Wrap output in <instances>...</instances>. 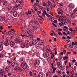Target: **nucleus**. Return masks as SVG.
Segmentation results:
<instances>
[{"instance_id": "obj_1", "label": "nucleus", "mask_w": 77, "mask_h": 77, "mask_svg": "<svg viewBox=\"0 0 77 77\" xmlns=\"http://www.w3.org/2000/svg\"><path fill=\"white\" fill-rule=\"evenodd\" d=\"M21 65V67L22 68H23V69H26L28 67V66L27 64V63H26V62H22Z\"/></svg>"}, {"instance_id": "obj_2", "label": "nucleus", "mask_w": 77, "mask_h": 77, "mask_svg": "<svg viewBox=\"0 0 77 77\" xmlns=\"http://www.w3.org/2000/svg\"><path fill=\"white\" fill-rule=\"evenodd\" d=\"M37 43V42H36V41L35 40H33L32 41H31L29 44V45L30 46L32 47L33 46V45H36Z\"/></svg>"}, {"instance_id": "obj_3", "label": "nucleus", "mask_w": 77, "mask_h": 77, "mask_svg": "<svg viewBox=\"0 0 77 77\" xmlns=\"http://www.w3.org/2000/svg\"><path fill=\"white\" fill-rule=\"evenodd\" d=\"M40 64V62L39 61H36L34 64V66L35 67H38V65Z\"/></svg>"}, {"instance_id": "obj_4", "label": "nucleus", "mask_w": 77, "mask_h": 77, "mask_svg": "<svg viewBox=\"0 0 77 77\" xmlns=\"http://www.w3.org/2000/svg\"><path fill=\"white\" fill-rule=\"evenodd\" d=\"M5 72L3 70H0V75H1L2 76H3L5 75Z\"/></svg>"}, {"instance_id": "obj_5", "label": "nucleus", "mask_w": 77, "mask_h": 77, "mask_svg": "<svg viewBox=\"0 0 77 77\" xmlns=\"http://www.w3.org/2000/svg\"><path fill=\"white\" fill-rule=\"evenodd\" d=\"M49 54L48 52H45L43 53V56L44 57H48Z\"/></svg>"}, {"instance_id": "obj_6", "label": "nucleus", "mask_w": 77, "mask_h": 77, "mask_svg": "<svg viewBox=\"0 0 77 77\" xmlns=\"http://www.w3.org/2000/svg\"><path fill=\"white\" fill-rule=\"evenodd\" d=\"M9 43L11 47H14L15 45V43L12 41L9 42Z\"/></svg>"}, {"instance_id": "obj_7", "label": "nucleus", "mask_w": 77, "mask_h": 77, "mask_svg": "<svg viewBox=\"0 0 77 77\" xmlns=\"http://www.w3.org/2000/svg\"><path fill=\"white\" fill-rule=\"evenodd\" d=\"M7 62L8 64H11L12 62V60L11 59V58H8Z\"/></svg>"}, {"instance_id": "obj_8", "label": "nucleus", "mask_w": 77, "mask_h": 77, "mask_svg": "<svg viewBox=\"0 0 77 77\" xmlns=\"http://www.w3.org/2000/svg\"><path fill=\"white\" fill-rule=\"evenodd\" d=\"M69 9H74V4H69Z\"/></svg>"}, {"instance_id": "obj_9", "label": "nucleus", "mask_w": 77, "mask_h": 77, "mask_svg": "<svg viewBox=\"0 0 77 77\" xmlns=\"http://www.w3.org/2000/svg\"><path fill=\"white\" fill-rule=\"evenodd\" d=\"M3 3L4 5H5V6H7V5L8 4V2L6 1H3Z\"/></svg>"}, {"instance_id": "obj_10", "label": "nucleus", "mask_w": 77, "mask_h": 77, "mask_svg": "<svg viewBox=\"0 0 77 77\" xmlns=\"http://www.w3.org/2000/svg\"><path fill=\"white\" fill-rule=\"evenodd\" d=\"M23 42V40L22 39H18V42L20 44H21V43Z\"/></svg>"}, {"instance_id": "obj_11", "label": "nucleus", "mask_w": 77, "mask_h": 77, "mask_svg": "<svg viewBox=\"0 0 77 77\" xmlns=\"http://www.w3.org/2000/svg\"><path fill=\"white\" fill-rule=\"evenodd\" d=\"M34 37L32 35H31L29 36V40H33Z\"/></svg>"}, {"instance_id": "obj_12", "label": "nucleus", "mask_w": 77, "mask_h": 77, "mask_svg": "<svg viewBox=\"0 0 77 77\" xmlns=\"http://www.w3.org/2000/svg\"><path fill=\"white\" fill-rule=\"evenodd\" d=\"M11 65L12 66H15V67H16V66H18V65L17 64V63L14 62L12 64H11Z\"/></svg>"}, {"instance_id": "obj_13", "label": "nucleus", "mask_w": 77, "mask_h": 77, "mask_svg": "<svg viewBox=\"0 0 77 77\" xmlns=\"http://www.w3.org/2000/svg\"><path fill=\"white\" fill-rule=\"evenodd\" d=\"M3 44L4 45H5V46H6V47L8 46L9 45V43H8V42H5L3 43Z\"/></svg>"}, {"instance_id": "obj_14", "label": "nucleus", "mask_w": 77, "mask_h": 77, "mask_svg": "<svg viewBox=\"0 0 77 77\" xmlns=\"http://www.w3.org/2000/svg\"><path fill=\"white\" fill-rule=\"evenodd\" d=\"M13 16L14 17H17V12L15 11L13 13Z\"/></svg>"}, {"instance_id": "obj_15", "label": "nucleus", "mask_w": 77, "mask_h": 77, "mask_svg": "<svg viewBox=\"0 0 77 77\" xmlns=\"http://www.w3.org/2000/svg\"><path fill=\"white\" fill-rule=\"evenodd\" d=\"M75 14L74 13H72V15H71V17L72 18H75Z\"/></svg>"}, {"instance_id": "obj_16", "label": "nucleus", "mask_w": 77, "mask_h": 77, "mask_svg": "<svg viewBox=\"0 0 77 77\" xmlns=\"http://www.w3.org/2000/svg\"><path fill=\"white\" fill-rule=\"evenodd\" d=\"M27 32V33H28V34L29 35H31L32 34V32H31L29 30H28Z\"/></svg>"}, {"instance_id": "obj_17", "label": "nucleus", "mask_w": 77, "mask_h": 77, "mask_svg": "<svg viewBox=\"0 0 77 77\" xmlns=\"http://www.w3.org/2000/svg\"><path fill=\"white\" fill-rule=\"evenodd\" d=\"M39 8L40 9H41V10H42V11H44V10L45 9L44 8H43L42 7L40 6L39 7Z\"/></svg>"}, {"instance_id": "obj_18", "label": "nucleus", "mask_w": 77, "mask_h": 77, "mask_svg": "<svg viewBox=\"0 0 77 77\" xmlns=\"http://www.w3.org/2000/svg\"><path fill=\"white\" fill-rule=\"evenodd\" d=\"M46 4L47 5H51V2L50 1H49L48 2H47L46 3Z\"/></svg>"}, {"instance_id": "obj_19", "label": "nucleus", "mask_w": 77, "mask_h": 77, "mask_svg": "<svg viewBox=\"0 0 77 77\" xmlns=\"http://www.w3.org/2000/svg\"><path fill=\"white\" fill-rule=\"evenodd\" d=\"M20 59L21 61H23V62H25V58H21Z\"/></svg>"}, {"instance_id": "obj_20", "label": "nucleus", "mask_w": 77, "mask_h": 77, "mask_svg": "<svg viewBox=\"0 0 77 77\" xmlns=\"http://www.w3.org/2000/svg\"><path fill=\"white\" fill-rule=\"evenodd\" d=\"M3 46L2 47V45L1 44H0V51H2V50H3Z\"/></svg>"}, {"instance_id": "obj_21", "label": "nucleus", "mask_w": 77, "mask_h": 77, "mask_svg": "<svg viewBox=\"0 0 77 77\" xmlns=\"http://www.w3.org/2000/svg\"><path fill=\"white\" fill-rule=\"evenodd\" d=\"M63 59L64 60H65L66 59H68V57L66 56H65L63 57Z\"/></svg>"}, {"instance_id": "obj_22", "label": "nucleus", "mask_w": 77, "mask_h": 77, "mask_svg": "<svg viewBox=\"0 0 77 77\" xmlns=\"http://www.w3.org/2000/svg\"><path fill=\"white\" fill-rule=\"evenodd\" d=\"M22 37H27V36L26 35H23L22 34L20 35Z\"/></svg>"}, {"instance_id": "obj_23", "label": "nucleus", "mask_w": 77, "mask_h": 77, "mask_svg": "<svg viewBox=\"0 0 77 77\" xmlns=\"http://www.w3.org/2000/svg\"><path fill=\"white\" fill-rule=\"evenodd\" d=\"M18 69L19 70H20V71H23V69H22L20 67H18L17 68H16V69Z\"/></svg>"}, {"instance_id": "obj_24", "label": "nucleus", "mask_w": 77, "mask_h": 77, "mask_svg": "<svg viewBox=\"0 0 77 77\" xmlns=\"http://www.w3.org/2000/svg\"><path fill=\"white\" fill-rule=\"evenodd\" d=\"M24 47H25V46H24V44H22L21 45V48H24Z\"/></svg>"}, {"instance_id": "obj_25", "label": "nucleus", "mask_w": 77, "mask_h": 77, "mask_svg": "<svg viewBox=\"0 0 77 77\" xmlns=\"http://www.w3.org/2000/svg\"><path fill=\"white\" fill-rule=\"evenodd\" d=\"M4 20V18H3L2 16H1V17H0V20L1 21H2V20Z\"/></svg>"}, {"instance_id": "obj_26", "label": "nucleus", "mask_w": 77, "mask_h": 77, "mask_svg": "<svg viewBox=\"0 0 77 77\" xmlns=\"http://www.w3.org/2000/svg\"><path fill=\"white\" fill-rule=\"evenodd\" d=\"M77 8H75V9L73 11V12H74V13H75V12H77Z\"/></svg>"}, {"instance_id": "obj_27", "label": "nucleus", "mask_w": 77, "mask_h": 77, "mask_svg": "<svg viewBox=\"0 0 77 77\" xmlns=\"http://www.w3.org/2000/svg\"><path fill=\"white\" fill-rule=\"evenodd\" d=\"M5 42H11V41H10V40H9L7 38H6Z\"/></svg>"}, {"instance_id": "obj_28", "label": "nucleus", "mask_w": 77, "mask_h": 77, "mask_svg": "<svg viewBox=\"0 0 77 77\" xmlns=\"http://www.w3.org/2000/svg\"><path fill=\"white\" fill-rule=\"evenodd\" d=\"M47 11H45V10H44V11L43 12V14H45V15H46V14H47Z\"/></svg>"}, {"instance_id": "obj_29", "label": "nucleus", "mask_w": 77, "mask_h": 77, "mask_svg": "<svg viewBox=\"0 0 77 77\" xmlns=\"http://www.w3.org/2000/svg\"><path fill=\"white\" fill-rule=\"evenodd\" d=\"M13 34V32L12 31H9V35H11Z\"/></svg>"}, {"instance_id": "obj_30", "label": "nucleus", "mask_w": 77, "mask_h": 77, "mask_svg": "<svg viewBox=\"0 0 77 77\" xmlns=\"http://www.w3.org/2000/svg\"><path fill=\"white\" fill-rule=\"evenodd\" d=\"M58 34L60 36H62V33L60 32H58Z\"/></svg>"}, {"instance_id": "obj_31", "label": "nucleus", "mask_w": 77, "mask_h": 77, "mask_svg": "<svg viewBox=\"0 0 77 77\" xmlns=\"http://www.w3.org/2000/svg\"><path fill=\"white\" fill-rule=\"evenodd\" d=\"M7 8H8V10H9L11 8V5H8Z\"/></svg>"}, {"instance_id": "obj_32", "label": "nucleus", "mask_w": 77, "mask_h": 77, "mask_svg": "<svg viewBox=\"0 0 77 77\" xmlns=\"http://www.w3.org/2000/svg\"><path fill=\"white\" fill-rule=\"evenodd\" d=\"M18 0H13V2L14 3H16V2H18Z\"/></svg>"}, {"instance_id": "obj_33", "label": "nucleus", "mask_w": 77, "mask_h": 77, "mask_svg": "<svg viewBox=\"0 0 77 77\" xmlns=\"http://www.w3.org/2000/svg\"><path fill=\"white\" fill-rule=\"evenodd\" d=\"M15 42L16 44H18V39H16L15 40Z\"/></svg>"}, {"instance_id": "obj_34", "label": "nucleus", "mask_w": 77, "mask_h": 77, "mask_svg": "<svg viewBox=\"0 0 77 77\" xmlns=\"http://www.w3.org/2000/svg\"><path fill=\"white\" fill-rule=\"evenodd\" d=\"M46 5H47V4L45 3V2H44L43 3V6H46Z\"/></svg>"}, {"instance_id": "obj_35", "label": "nucleus", "mask_w": 77, "mask_h": 77, "mask_svg": "<svg viewBox=\"0 0 77 77\" xmlns=\"http://www.w3.org/2000/svg\"><path fill=\"white\" fill-rule=\"evenodd\" d=\"M34 23L36 24V25H38V23H37V22L36 21H34Z\"/></svg>"}, {"instance_id": "obj_36", "label": "nucleus", "mask_w": 77, "mask_h": 77, "mask_svg": "<svg viewBox=\"0 0 77 77\" xmlns=\"http://www.w3.org/2000/svg\"><path fill=\"white\" fill-rule=\"evenodd\" d=\"M69 47H70V48H74V46H73V45H70Z\"/></svg>"}, {"instance_id": "obj_37", "label": "nucleus", "mask_w": 77, "mask_h": 77, "mask_svg": "<svg viewBox=\"0 0 77 77\" xmlns=\"http://www.w3.org/2000/svg\"><path fill=\"white\" fill-rule=\"evenodd\" d=\"M64 28H65V29H67V30H68V29H69V28L68 27H66V26H65L64 27Z\"/></svg>"}, {"instance_id": "obj_38", "label": "nucleus", "mask_w": 77, "mask_h": 77, "mask_svg": "<svg viewBox=\"0 0 77 77\" xmlns=\"http://www.w3.org/2000/svg\"><path fill=\"white\" fill-rule=\"evenodd\" d=\"M63 35H66V36H67L68 34H67L65 32H63Z\"/></svg>"}, {"instance_id": "obj_39", "label": "nucleus", "mask_w": 77, "mask_h": 77, "mask_svg": "<svg viewBox=\"0 0 77 77\" xmlns=\"http://www.w3.org/2000/svg\"><path fill=\"white\" fill-rule=\"evenodd\" d=\"M52 25H54V27H57V26L56 25V24H55L54 23H52Z\"/></svg>"}, {"instance_id": "obj_40", "label": "nucleus", "mask_w": 77, "mask_h": 77, "mask_svg": "<svg viewBox=\"0 0 77 77\" xmlns=\"http://www.w3.org/2000/svg\"><path fill=\"white\" fill-rule=\"evenodd\" d=\"M16 5H20V3H19V2H18V1H17V2H16Z\"/></svg>"}, {"instance_id": "obj_41", "label": "nucleus", "mask_w": 77, "mask_h": 77, "mask_svg": "<svg viewBox=\"0 0 77 77\" xmlns=\"http://www.w3.org/2000/svg\"><path fill=\"white\" fill-rule=\"evenodd\" d=\"M40 44L41 45L42 44H43V42H42V40L40 41Z\"/></svg>"}, {"instance_id": "obj_42", "label": "nucleus", "mask_w": 77, "mask_h": 77, "mask_svg": "<svg viewBox=\"0 0 77 77\" xmlns=\"http://www.w3.org/2000/svg\"><path fill=\"white\" fill-rule=\"evenodd\" d=\"M38 4L37 3H35L34 5V6H35L34 8H36V7L35 6H37Z\"/></svg>"}, {"instance_id": "obj_43", "label": "nucleus", "mask_w": 77, "mask_h": 77, "mask_svg": "<svg viewBox=\"0 0 77 77\" xmlns=\"http://www.w3.org/2000/svg\"><path fill=\"white\" fill-rule=\"evenodd\" d=\"M54 18L53 17L51 18V21H53L54 20Z\"/></svg>"}, {"instance_id": "obj_44", "label": "nucleus", "mask_w": 77, "mask_h": 77, "mask_svg": "<svg viewBox=\"0 0 77 77\" xmlns=\"http://www.w3.org/2000/svg\"><path fill=\"white\" fill-rule=\"evenodd\" d=\"M57 65H61V64H60V62H57Z\"/></svg>"}, {"instance_id": "obj_45", "label": "nucleus", "mask_w": 77, "mask_h": 77, "mask_svg": "<svg viewBox=\"0 0 77 77\" xmlns=\"http://www.w3.org/2000/svg\"><path fill=\"white\" fill-rule=\"evenodd\" d=\"M28 14L29 15H30L31 14V12L30 11H28Z\"/></svg>"}, {"instance_id": "obj_46", "label": "nucleus", "mask_w": 77, "mask_h": 77, "mask_svg": "<svg viewBox=\"0 0 77 77\" xmlns=\"http://www.w3.org/2000/svg\"><path fill=\"white\" fill-rule=\"evenodd\" d=\"M57 72H58V73L59 74H60L62 73V71H59V70Z\"/></svg>"}, {"instance_id": "obj_47", "label": "nucleus", "mask_w": 77, "mask_h": 77, "mask_svg": "<svg viewBox=\"0 0 77 77\" xmlns=\"http://www.w3.org/2000/svg\"><path fill=\"white\" fill-rule=\"evenodd\" d=\"M29 74H30V75L31 76H32V72H29Z\"/></svg>"}, {"instance_id": "obj_48", "label": "nucleus", "mask_w": 77, "mask_h": 77, "mask_svg": "<svg viewBox=\"0 0 77 77\" xmlns=\"http://www.w3.org/2000/svg\"><path fill=\"white\" fill-rule=\"evenodd\" d=\"M67 37L68 38V39H71V38L70 37H69V36H68Z\"/></svg>"}, {"instance_id": "obj_49", "label": "nucleus", "mask_w": 77, "mask_h": 77, "mask_svg": "<svg viewBox=\"0 0 77 77\" xmlns=\"http://www.w3.org/2000/svg\"><path fill=\"white\" fill-rule=\"evenodd\" d=\"M62 39H66V38L64 36H63L62 37Z\"/></svg>"}, {"instance_id": "obj_50", "label": "nucleus", "mask_w": 77, "mask_h": 77, "mask_svg": "<svg viewBox=\"0 0 77 77\" xmlns=\"http://www.w3.org/2000/svg\"><path fill=\"white\" fill-rule=\"evenodd\" d=\"M69 68H71V64L70 63H69Z\"/></svg>"}, {"instance_id": "obj_51", "label": "nucleus", "mask_w": 77, "mask_h": 77, "mask_svg": "<svg viewBox=\"0 0 77 77\" xmlns=\"http://www.w3.org/2000/svg\"><path fill=\"white\" fill-rule=\"evenodd\" d=\"M47 11H48V12L50 11V8H47Z\"/></svg>"}, {"instance_id": "obj_52", "label": "nucleus", "mask_w": 77, "mask_h": 77, "mask_svg": "<svg viewBox=\"0 0 77 77\" xmlns=\"http://www.w3.org/2000/svg\"><path fill=\"white\" fill-rule=\"evenodd\" d=\"M58 30H59V31H62V29L59 28L58 29Z\"/></svg>"}, {"instance_id": "obj_53", "label": "nucleus", "mask_w": 77, "mask_h": 77, "mask_svg": "<svg viewBox=\"0 0 77 77\" xmlns=\"http://www.w3.org/2000/svg\"><path fill=\"white\" fill-rule=\"evenodd\" d=\"M39 18H40L42 19V20H44V18H43V17L42 16H39Z\"/></svg>"}, {"instance_id": "obj_54", "label": "nucleus", "mask_w": 77, "mask_h": 77, "mask_svg": "<svg viewBox=\"0 0 77 77\" xmlns=\"http://www.w3.org/2000/svg\"><path fill=\"white\" fill-rule=\"evenodd\" d=\"M3 54H0V58L1 57H2V56H3Z\"/></svg>"}, {"instance_id": "obj_55", "label": "nucleus", "mask_w": 77, "mask_h": 77, "mask_svg": "<svg viewBox=\"0 0 77 77\" xmlns=\"http://www.w3.org/2000/svg\"><path fill=\"white\" fill-rule=\"evenodd\" d=\"M33 29L34 30H36V28L35 26H33Z\"/></svg>"}, {"instance_id": "obj_56", "label": "nucleus", "mask_w": 77, "mask_h": 77, "mask_svg": "<svg viewBox=\"0 0 77 77\" xmlns=\"http://www.w3.org/2000/svg\"><path fill=\"white\" fill-rule=\"evenodd\" d=\"M12 26H8V29H11V28H12Z\"/></svg>"}, {"instance_id": "obj_57", "label": "nucleus", "mask_w": 77, "mask_h": 77, "mask_svg": "<svg viewBox=\"0 0 77 77\" xmlns=\"http://www.w3.org/2000/svg\"><path fill=\"white\" fill-rule=\"evenodd\" d=\"M76 62V60H75V59H74L73 60H72V62Z\"/></svg>"}, {"instance_id": "obj_58", "label": "nucleus", "mask_w": 77, "mask_h": 77, "mask_svg": "<svg viewBox=\"0 0 77 77\" xmlns=\"http://www.w3.org/2000/svg\"><path fill=\"white\" fill-rule=\"evenodd\" d=\"M58 14H60V15H62V13L60 12H58Z\"/></svg>"}, {"instance_id": "obj_59", "label": "nucleus", "mask_w": 77, "mask_h": 77, "mask_svg": "<svg viewBox=\"0 0 77 77\" xmlns=\"http://www.w3.org/2000/svg\"><path fill=\"white\" fill-rule=\"evenodd\" d=\"M42 16H43V17H45V15L44 14L42 13Z\"/></svg>"}, {"instance_id": "obj_60", "label": "nucleus", "mask_w": 77, "mask_h": 77, "mask_svg": "<svg viewBox=\"0 0 77 77\" xmlns=\"http://www.w3.org/2000/svg\"><path fill=\"white\" fill-rule=\"evenodd\" d=\"M38 76L39 77H42V75L41 74V75H40V74H39Z\"/></svg>"}, {"instance_id": "obj_61", "label": "nucleus", "mask_w": 77, "mask_h": 77, "mask_svg": "<svg viewBox=\"0 0 77 77\" xmlns=\"http://www.w3.org/2000/svg\"><path fill=\"white\" fill-rule=\"evenodd\" d=\"M31 10L32 11V12L33 13V14H35V11H34V10L32 9H31Z\"/></svg>"}, {"instance_id": "obj_62", "label": "nucleus", "mask_w": 77, "mask_h": 77, "mask_svg": "<svg viewBox=\"0 0 77 77\" xmlns=\"http://www.w3.org/2000/svg\"><path fill=\"white\" fill-rule=\"evenodd\" d=\"M59 25H60V26H62V23H59Z\"/></svg>"}, {"instance_id": "obj_63", "label": "nucleus", "mask_w": 77, "mask_h": 77, "mask_svg": "<svg viewBox=\"0 0 77 77\" xmlns=\"http://www.w3.org/2000/svg\"><path fill=\"white\" fill-rule=\"evenodd\" d=\"M72 44L73 45H75V43L74 42H72Z\"/></svg>"}, {"instance_id": "obj_64", "label": "nucleus", "mask_w": 77, "mask_h": 77, "mask_svg": "<svg viewBox=\"0 0 77 77\" xmlns=\"http://www.w3.org/2000/svg\"><path fill=\"white\" fill-rule=\"evenodd\" d=\"M3 29V28L2 27V26H1L0 28V29L1 30H2Z\"/></svg>"}]
</instances>
